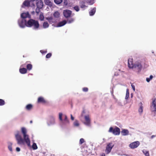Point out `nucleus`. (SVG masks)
I'll use <instances>...</instances> for the list:
<instances>
[{
    "label": "nucleus",
    "instance_id": "f257e3e1",
    "mask_svg": "<svg viewBox=\"0 0 156 156\" xmlns=\"http://www.w3.org/2000/svg\"><path fill=\"white\" fill-rule=\"evenodd\" d=\"M15 137L18 144L24 145L26 144L28 146H30V140L28 135L23 136V138L20 134V132L17 131L15 134Z\"/></svg>",
    "mask_w": 156,
    "mask_h": 156
},
{
    "label": "nucleus",
    "instance_id": "f03ea898",
    "mask_svg": "<svg viewBox=\"0 0 156 156\" xmlns=\"http://www.w3.org/2000/svg\"><path fill=\"white\" fill-rule=\"evenodd\" d=\"M27 26L28 27H33L34 29H37L39 27V24L37 21L30 19L27 21Z\"/></svg>",
    "mask_w": 156,
    "mask_h": 156
},
{
    "label": "nucleus",
    "instance_id": "7ed1b4c3",
    "mask_svg": "<svg viewBox=\"0 0 156 156\" xmlns=\"http://www.w3.org/2000/svg\"><path fill=\"white\" fill-rule=\"evenodd\" d=\"M108 132L112 133L115 135H118L120 134V129L117 126H116L114 128L111 127L109 128Z\"/></svg>",
    "mask_w": 156,
    "mask_h": 156
},
{
    "label": "nucleus",
    "instance_id": "20e7f679",
    "mask_svg": "<svg viewBox=\"0 0 156 156\" xmlns=\"http://www.w3.org/2000/svg\"><path fill=\"white\" fill-rule=\"evenodd\" d=\"M151 111L153 113L154 116H155L156 115V101L155 99L153 100L151 106Z\"/></svg>",
    "mask_w": 156,
    "mask_h": 156
},
{
    "label": "nucleus",
    "instance_id": "39448f33",
    "mask_svg": "<svg viewBox=\"0 0 156 156\" xmlns=\"http://www.w3.org/2000/svg\"><path fill=\"white\" fill-rule=\"evenodd\" d=\"M114 146V144L112 143H109L107 144L106 149L105 152L107 154H108L111 151Z\"/></svg>",
    "mask_w": 156,
    "mask_h": 156
},
{
    "label": "nucleus",
    "instance_id": "423d86ee",
    "mask_svg": "<svg viewBox=\"0 0 156 156\" xmlns=\"http://www.w3.org/2000/svg\"><path fill=\"white\" fill-rule=\"evenodd\" d=\"M27 21L24 19L19 20L18 21L19 26L22 28L26 26H27Z\"/></svg>",
    "mask_w": 156,
    "mask_h": 156
},
{
    "label": "nucleus",
    "instance_id": "0eeeda50",
    "mask_svg": "<svg viewBox=\"0 0 156 156\" xmlns=\"http://www.w3.org/2000/svg\"><path fill=\"white\" fill-rule=\"evenodd\" d=\"M139 141H136L130 143L129 145V147L132 149H134L140 145Z\"/></svg>",
    "mask_w": 156,
    "mask_h": 156
},
{
    "label": "nucleus",
    "instance_id": "6e6552de",
    "mask_svg": "<svg viewBox=\"0 0 156 156\" xmlns=\"http://www.w3.org/2000/svg\"><path fill=\"white\" fill-rule=\"evenodd\" d=\"M136 68L138 71H140L142 69V66L141 64L139 62H136L134 65L133 68Z\"/></svg>",
    "mask_w": 156,
    "mask_h": 156
},
{
    "label": "nucleus",
    "instance_id": "1a4fd4ad",
    "mask_svg": "<svg viewBox=\"0 0 156 156\" xmlns=\"http://www.w3.org/2000/svg\"><path fill=\"white\" fill-rule=\"evenodd\" d=\"M63 13L65 17L68 18L70 16L71 11L68 10H65L64 11Z\"/></svg>",
    "mask_w": 156,
    "mask_h": 156
},
{
    "label": "nucleus",
    "instance_id": "9d476101",
    "mask_svg": "<svg viewBox=\"0 0 156 156\" xmlns=\"http://www.w3.org/2000/svg\"><path fill=\"white\" fill-rule=\"evenodd\" d=\"M36 5L38 8H42L43 6V3L41 0H36Z\"/></svg>",
    "mask_w": 156,
    "mask_h": 156
},
{
    "label": "nucleus",
    "instance_id": "9b49d317",
    "mask_svg": "<svg viewBox=\"0 0 156 156\" xmlns=\"http://www.w3.org/2000/svg\"><path fill=\"white\" fill-rule=\"evenodd\" d=\"M37 102L45 104L47 103L48 102L43 97H40L38 98Z\"/></svg>",
    "mask_w": 156,
    "mask_h": 156
},
{
    "label": "nucleus",
    "instance_id": "f8f14e48",
    "mask_svg": "<svg viewBox=\"0 0 156 156\" xmlns=\"http://www.w3.org/2000/svg\"><path fill=\"white\" fill-rule=\"evenodd\" d=\"M133 64V59L132 58H129L128 60V66L130 68H133L134 66Z\"/></svg>",
    "mask_w": 156,
    "mask_h": 156
},
{
    "label": "nucleus",
    "instance_id": "ddd939ff",
    "mask_svg": "<svg viewBox=\"0 0 156 156\" xmlns=\"http://www.w3.org/2000/svg\"><path fill=\"white\" fill-rule=\"evenodd\" d=\"M84 118L85 121L84 123L87 125H89L90 123V120L89 115H85L84 117Z\"/></svg>",
    "mask_w": 156,
    "mask_h": 156
},
{
    "label": "nucleus",
    "instance_id": "4468645a",
    "mask_svg": "<svg viewBox=\"0 0 156 156\" xmlns=\"http://www.w3.org/2000/svg\"><path fill=\"white\" fill-rule=\"evenodd\" d=\"M30 16V14L28 12L23 13L21 15V17L23 19L29 17Z\"/></svg>",
    "mask_w": 156,
    "mask_h": 156
},
{
    "label": "nucleus",
    "instance_id": "2eb2a0df",
    "mask_svg": "<svg viewBox=\"0 0 156 156\" xmlns=\"http://www.w3.org/2000/svg\"><path fill=\"white\" fill-rule=\"evenodd\" d=\"M66 23V21L65 20H64L62 21L59 22L58 23L56 27H61L65 25Z\"/></svg>",
    "mask_w": 156,
    "mask_h": 156
},
{
    "label": "nucleus",
    "instance_id": "dca6fc26",
    "mask_svg": "<svg viewBox=\"0 0 156 156\" xmlns=\"http://www.w3.org/2000/svg\"><path fill=\"white\" fill-rule=\"evenodd\" d=\"M30 2L28 0L24 1L23 4V5L25 7H29L30 5Z\"/></svg>",
    "mask_w": 156,
    "mask_h": 156
},
{
    "label": "nucleus",
    "instance_id": "f3484780",
    "mask_svg": "<svg viewBox=\"0 0 156 156\" xmlns=\"http://www.w3.org/2000/svg\"><path fill=\"white\" fill-rule=\"evenodd\" d=\"M20 72L22 74H24L27 73V69L24 68H20L19 69Z\"/></svg>",
    "mask_w": 156,
    "mask_h": 156
},
{
    "label": "nucleus",
    "instance_id": "a211bd4d",
    "mask_svg": "<svg viewBox=\"0 0 156 156\" xmlns=\"http://www.w3.org/2000/svg\"><path fill=\"white\" fill-rule=\"evenodd\" d=\"M129 133V131L128 130L123 129L121 131V134L123 136L128 135Z\"/></svg>",
    "mask_w": 156,
    "mask_h": 156
},
{
    "label": "nucleus",
    "instance_id": "6ab92c4d",
    "mask_svg": "<svg viewBox=\"0 0 156 156\" xmlns=\"http://www.w3.org/2000/svg\"><path fill=\"white\" fill-rule=\"evenodd\" d=\"M45 4L49 6H52V2L51 0H44Z\"/></svg>",
    "mask_w": 156,
    "mask_h": 156
},
{
    "label": "nucleus",
    "instance_id": "aec40b11",
    "mask_svg": "<svg viewBox=\"0 0 156 156\" xmlns=\"http://www.w3.org/2000/svg\"><path fill=\"white\" fill-rule=\"evenodd\" d=\"M96 10V8L95 7L93 8L89 12V14L90 16H93L95 13Z\"/></svg>",
    "mask_w": 156,
    "mask_h": 156
},
{
    "label": "nucleus",
    "instance_id": "412c9836",
    "mask_svg": "<svg viewBox=\"0 0 156 156\" xmlns=\"http://www.w3.org/2000/svg\"><path fill=\"white\" fill-rule=\"evenodd\" d=\"M21 131L23 136L28 135L27 134V130L25 128L23 127H22Z\"/></svg>",
    "mask_w": 156,
    "mask_h": 156
},
{
    "label": "nucleus",
    "instance_id": "4be33fe9",
    "mask_svg": "<svg viewBox=\"0 0 156 156\" xmlns=\"http://www.w3.org/2000/svg\"><path fill=\"white\" fill-rule=\"evenodd\" d=\"M46 19L51 24L54 23L53 19L52 17H47L46 18Z\"/></svg>",
    "mask_w": 156,
    "mask_h": 156
},
{
    "label": "nucleus",
    "instance_id": "5701e85b",
    "mask_svg": "<svg viewBox=\"0 0 156 156\" xmlns=\"http://www.w3.org/2000/svg\"><path fill=\"white\" fill-rule=\"evenodd\" d=\"M33 108V105L31 104H29L27 105L26 107V108L28 110H30L31 109Z\"/></svg>",
    "mask_w": 156,
    "mask_h": 156
},
{
    "label": "nucleus",
    "instance_id": "b1692460",
    "mask_svg": "<svg viewBox=\"0 0 156 156\" xmlns=\"http://www.w3.org/2000/svg\"><path fill=\"white\" fill-rule=\"evenodd\" d=\"M142 152L145 155V156H150L149 152L148 151L145 150H143Z\"/></svg>",
    "mask_w": 156,
    "mask_h": 156
},
{
    "label": "nucleus",
    "instance_id": "393cba45",
    "mask_svg": "<svg viewBox=\"0 0 156 156\" xmlns=\"http://www.w3.org/2000/svg\"><path fill=\"white\" fill-rule=\"evenodd\" d=\"M60 15L59 13L58 12H55L53 14L54 17L56 18H58L59 17Z\"/></svg>",
    "mask_w": 156,
    "mask_h": 156
},
{
    "label": "nucleus",
    "instance_id": "a878e982",
    "mask_svg": "<svg viewBox=\"0 0 156 156\" xmlns=\"http://www.w3.org/2000/svg\"><path fill=\"white\" fill-rule=\"evenodd\" d=\"M49 24L47 22H44L43 24V26L44 28H46L48 27Z\"/></svg>",
    "mask_w": 156,
    "mask_h": 156
},
{
    "label": "nucleus",
    "instance_id": "bb28decb",
    "mask_svg": "<svg viewBox=\"0 0 156 156\" xmlns=\"http://www.w3.org/2000/svg\"><path fill=\"white\" fill-rule=\"evenodd\" d=\"M140 104L141 105L140 107L138 109V111L140 113H142L143 111V107L142 106V103L141 102H140Z\"/></svg>",
    "mask_w": 156,
    "mask_h": 156
},
{
    "label": "nucleus",
    "instance_id": "cd10ccee",
    "mask_svg": "<svg viewBox=\"0 0 156 156\" xmlns=\"http://www.w3.org/2000/svg\"><path fill=\"white\" fill-rule=\"evenodd\" d=\"M32 68V65L31 64H28L27 65V70H31Z\"/></svg>",
    "mask_w": 156,
    "mask_h": 156
},
{
    "label": "nucleus",
    "instance_id": "c85d7f7f",
    "mask_svg": "<svg viewBox=\"0 0 156 156\" xmlns=\"http://www.w3.org/2000/svg\"><path fill=\"white\" fill-rule=\"evenodd\" d=\"M32 148L34 150H36L37 148V147L36 144L34 143H33L32 145Z\"/></svg>",
    "mask_w": 156,
    "mask_h": 156
},
{
    "label": "nucleus",
    "instance_id": "c756f323",
    "mask_svg": "<svg viewBox=\"0 0 156 156\" xmlns=\"http://www.w3.org/2000/svg\"><path fill=\"white\" fill-rule=\"evenodd\" d=\"M85 3L83 2H81L80 3V7L82 8H83L86 7H87L86 5H85Z\"/></svg>",
    "mask_w": 156,
    "mask_h": 156
},
{
    "label": "nucleus",
    "instance_id": "7c9ffc66",
    "mask_svg": "<svg viewBox=\"0 0 156 156\" xmlns=\"http://www.w3.org/2000/svg\"><path fill=\"white\" fill-rule=\"evenodd\" d=\"M129 92L128 89H127L126 91V96L125 97V99H127L129 98Z\"/></svg>",
    "mask_w": 156,
    "mask_h": 156
},
{
    "label": "nucleus",
    "instance_id": "2f4dec72",
    "mask_svg": "<svg viewBox=\"0 0 156 156\" xmlns=\"http://www.w3.org/2000/svg\"><path fill=\"white\" fill-rule=\"evenodd\" d=\"M55 3L57 4H60L62 1V0H54Z\"/></svg>",
    "mask_w": 156,
    "mask_h": 156
},
{
    "label": "nucleus",
    "instance_id": "473e14b6",
    "mask_svg": "<svg viewBox=\"0 0 156 156\" xmlns=\"http://www.w3.org/2000/svg\"><path fill=\"white\" fill-rule=\"evenodd\" d=\"M5 102L2 99H0V106H2L4 105Z\"/></svg>",
    "mask_w": 156,
    "mask_h": 156
},
{
    "label": "nucleus",
    "instance_id": "72a5a7b5",
    "mask_svg": "<svg viewBox=\"0 0 156 156\" xmlns=\"http://www.w3.org/2000/svg\"><path fill=\"white\" fill-rule=\"evenodd\" d=\"M74 125L75 126H79V124L78 122L77 121H75L74 122Z\"/></svg>",
    "mask_w": 156,
    "mask_h": 156
},
{
    "label": "nucleus",
    "instance_id": "f704fd0d",
    "mask_svg": "<svg viewBox=\"0 0 156 156\" xmlns=\"http://www.w3.org/2000/svg\"><path fill=\"white\" fill-rule=\"evenodd\" d=\"M77 12H78L79 11V8L78 6L76 5L74 6L73 8Z\"/></svg>",
    "mask_w": 156,
    "mask_h": 156
},
{
    "label": "nucleus",
    "instance_id": "c9c22d12",
    "mask_svg": "<svg viewBox=\"0 0 156 156\" xmlns=\"http://www.w3.org/2000/svg\"><path fill=\"white\" fill-rule=\"evenodd\" d=\"M44 17L43 15V14H41L39 16V19L41 20H44Z\"/></svg>",
    "mask_w": 156,
    "mask_h": 156
},
{
    "label": "nucleus",
    "instance_id": "e433bc0d",
    "mask_svg": "<svg viewBox=\"0 0 156 156\" xmlns=\"http://www.w3.org/2000/svg\"><path fill=\"white\" fill-rule=\"evenodd\" d=\"M84 142V139L83 138H81L80 139L79 141V144H81Z\"/></svg>",
    "mask_w": 156,
    "mask_h": 156
},
{
    "label": "nucleus",
    "instance_id": "4c0bfd02",
    "mask_svg": "<svg viewBox=\"0 0 156 156\" xmlns=\"http://www.w3.org/2000/svg\"><path fill=\"white\" fill-rule=\"evenodd\" d=\"M62 113H59V119L60 120H61V121H62Z\"/></svg>",
    "mask_w": 156,
    "mask_h": 156
},
{
    "label": "nucleus",
    "instance_id": "58836bf2",
    "mask_svg": "<svg viewBox=\"0 0 156 156\" xmlns=\"http://www.w3.org/2000/svg\"><path fill=\"white\" fill-rule=\"evenodd\" d=\"M40 9H41V8H38L37 7V8L36 9V10H35L36 12V13H37V14H38L39 13V12H40Z\"/></svg>",
    "mask_w": 156,
    "mask_h": 156
},
{
    "label": "nucleus",
    "instance_id": "ea45409f",
    "mask_svg": "<svg viewBox=\"0 0 156 156\" xmlns=\"http://www.w3.org/2000/svg\"><path fill=\"white\" fill-rule=\"evenodd\" d=\"M51 55L52 54L51 53H49L46 55V57L47 58H49L51 56Z\"/></svg>",
    "mask_w": 156,
    "mask_h": 156
},
{
    "label": "nucleus",
    "instance_id": "a19ab883",
    "mask_svg": "<svg viewBox=\"0 0 156 156\" xmlns=\"http://www.w3.org/2000/svg\"><path fill=\"white\" fill-rule=\"evenodd\" d=\"M88 90V88L86 87H84L83 88V90L84 92H87Z\"/></svg>",
    "mask_w": 156,
    "mask_h": 156
},
{
    "label": "nucleus",
    "instance_id": "79ce46f5",
    "mask_svg": "<svg viewBox=\"0 0 156 156\" xmlns=\"http://www.w3.org/2000/svg\"><path fill=\"white\" fill-rule=\"evenodd\" d=\"M40 52L42 54H44L47 53V51H43V50H41Z\"/></svg>",
    "mask_w": 156,
    "mask_h": 156
},
{
    "label": "nucleus",
    "instance_id": "37998d69",
    "mask_svg": "<svg viewBox=\"0 0 156 156\" xmlns=\"http://www.w3.org/2000/svg\"><path fill=\"white\" fill-rule=\"evenodd\" d=\"M8 148L9 150L10 151H12V146L11 145H9L8 146Z\"/></svg>",
    "mask_w": 156,
    "mask_h": 156
},
{
    "label": "nucleus",
    "instance_id": "c03bdc74",
    "mask_svg": "<svg viewBox=\"0 0 156 156\" xmlns=\"http://www.w3.org/2000/svg\"><path fill=\"white\" fill-rule=\"evenodd\" d=\"M131 87L133 90L134 91L135 90V87L134 85H133V84H131Z\"/></svg>",
    "mask_w": 156,
    "mask_h": 156
},
{
    "label": "nucleus",
    "instance_id": "a18cd8bd",
    "mask_svg": "<svg viewBox=\"0 0 156 156\" xmlns=\"http://www.w3.org/2000/svg\"><path fill=\"white\" fill-rule=\"evenodd\" d=\"M65 119H64V120L66 121V122H68V120L67 119V116L66 115H65Z\"/></svg>",
    "mask_w": 156,
    "mask_h": 156
},
{
    "label": "nucleus",
    "instance_id": "49530a36",
    "mask_svg": "<svg viewBox=\"0 0 156 156\" xmlns=\"http://www.w3.org/2000/svg\"><path fill=\"white\" fill-rule=\"evenodd\" d=\"M16 151L17 152H19L20 151V149L19 147H16Z\"/></svg>",
    "mask_w": 156,
    "mask_h": 156
},
{
    "label": "nucleus",
    "instance_id": "de8ad7c7",
    "mask_svg": "<svg viewBox=\"0 0 156 156\" xmlns=\"http://www.w3.org/2000/svg\"><path fill=\"white\" fill-rule=\"evenodd\" d=\"M150 80L151 79L149 78H147L146 79V80L147 82H149Z\"/></svg>",
    "mask_w": 156,
    "mask_h": 156
},
{
    "label": "nucleus",
    "instance_id": "09e8293b",
    "mask_svg": "<svg viewBox=\"0 0 156 156\" xmlns=\"http://www.w3.org/2000/svg\"><path fill=\"white\" fill-rule=\"evenodd\" d=\"M71 119L73 120L74 119V118L73 116L72 115V114L71 115Z\"/></svg>",
    "mask_w": 156,
    "mask_h": 156
},
{
    "label": "nucleus",
    "instance_id": "8fccbe9b",
    "mask_svg": "<svg viewBox=\"0 0 156 156\" xmlns=\"http://www.w3.org/2000/svg\"><path fill=\"white\" fill-rule=\"evenodd\" d=\"M73 21V19H71V20H69V23H71Z\"/></svg>",
    "mask_w": 156,
    "mask_h": 156
},
{
    "label": "nucleus",
    "instance_id": "3c124183",
    "mask_svg": "<svg viewBox=\"0 0 156 156\" xmlns=\"http://www.w3.org/2000/svg\"><path fill=\"white\" fill-rule=\"evenodd\" d=\"M153 77V76L152 75H151L150 76V79L151 80Z\"/></svg>",
    "mask_w": 156,
    "mask_h": 156
},
{
    "label": "nucleus",
    "instance_id": "603ef678",
    "mask_svg": "<svg viewBox=\"0 0 156 156\" xmlns=\"http://www.w3.org/2000/svg\"><path fill=\"white\" fill-rule=\"evenodd\" d=\"M155 135H152L151 136V138L152 139L153 138H154V137H155Z\"/></svg>",
    "mask_w": 156,
    "mask_h": 156
},
{
    "label": "nucleus",
    "instance_id": "864d4df0",
    "mask_svg": "<svg viewBox=\"0 0 156 156\" xmlns=\"http://www.w3.org/2000/svg\"><path fill=\"white\" fill-rule=\"evenodd\" d=\"M35 0H30V1L31 2H33V1H35Z\"/></svg>",
    "mask_w": 156,
    "mask_h": 156
},
{
    "label": "nucleus",
    "instance_id": "5fc2aeb1",
    "mask_svg": "<svg viewBox=\"0 0 156 156\" xmlns=\"http://www.w3.org/2000/svg\"><path fill=\"white\" fill-rule=\"evenodd\" d=\"M33 122H32V120H31L30 121V123H32Z\"/></svg>",
    "mask_w": 156,
    "mask_h": 156
}]
</instances>
